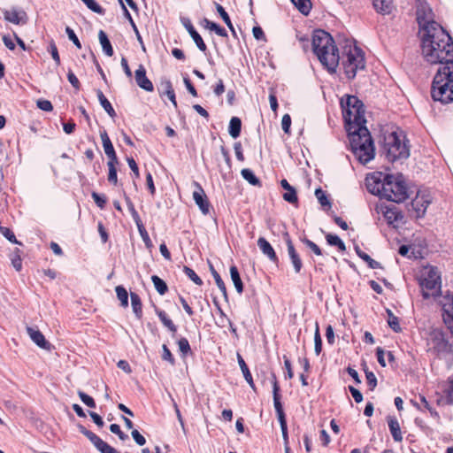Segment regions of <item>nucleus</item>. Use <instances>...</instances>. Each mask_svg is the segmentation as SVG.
Instances as JSON below:
<instances>
[{
	"label": "nucleus",
	"mask_w": 453,
	"mask_h": 453,
	"mask_svg": "<svg viewBox=\"0 0 453 453\" xmlns=\"http://www.w3.org/2000/svg\"><path fill=\"white\" fill-rule=\"evenodd\" d=\"M421 49L425 60L432 65L453 63V41L443 27L423 34Z\"/></svg>",
	"instance_id": "obj_1"
},
{
	"label": "nucleus",
	"mask_w": 453,
	"mask_h": 453,
	"mask_svg": "<svg viewBox=\"0 0 453 453\" xmlns=\"http://www.w3.org/2000/svg\"><path fill=\"white\" fill-rule=\"evenodd\" d=\"M312 50L328 72L334 73L339 65L340 56L331 35L324 30H315L312 36Z\"/></svg>",
	"instance_id": "obj_2"
},
{
	"label": "nucleus",
	"mask_w": 453,
	"mask_h": 453,
	"mask_svg": "<svg viewBox=\"0 0 453 453\" xmlns=\"http://www.w3.org/2000/svg\"><path fill=\"white\" fill-rule=\"evenodd\" d=\"M449 65L439 67L431 88L432 98L443 104L453 102V63Z\"/></svg>",
	"instance_id": "obj_3"
},
{
	"label": "nucleus",
	"mask_w": 453,
	"mask_h": 453,
	"mask_svg": "<svg viewBox=\"0 0 453 453\" xmlns=\"http://www.w3.org/2000/svg\"><path fill=\"white\" fill-rule=\"evenodd\" d=\"M342 66L349 80L356 77L358 70H363L365 67L364 52L352 41H346L343 47Z\"/></svg>",
	"instance_id": "obj_4"
},
{
	"label": "nucleus",
	"mask_w": 453,
	"mask_h": 453,
	"mask_svg": "<svg viewBox=\"0 0 453 453\" xmlns=\"http://www.w3.org/2000/svg\"><path fill=\"white\" fill-rule=\"evenodd\" d=\"M341 106L343 119L349 126V130H352L353 126L365 124L364 104L357 96L348 95L346 98H342Z\"/></svg>",
	"instance_id": "obj_5"
},
{
	"label": "nucleus",
	"mask_w": 453,
	"mask_h": 453,
	"mask_svg": "<svg viewBox=\"0 0 453 453\" xmlns=\"http://www.w3.org/2000/svg\"><path fill=\"white\" fill-rule=\"evenodd\" d=\"M419 285L425 299L441 296V274L435 266H426L421 272Z\"/></svg>",
	"instance_id": "obj_6"
},
{
	"label": "nucleus",
	"mask_w": 453,
	"mask_h": 453,
	"mask_svg": "<svg viewBox=\"0 0 453 453\" xmlns=\"http://www.w3.org/2000/svg\"><path fill=\"white\" fill-rule=\"evenodd\" d=\"M383 150L386 157L390 162L405 159L410 156L409 147L404 141V137L402 139L396 132H391L385 135Z\"/></svg>",
	"instance_id": "obj_7"
},
{
	"label": "nucleus",
	"mask_w": 453,
	"mask_h": 453,
	"mask_svg": "<svg viewBox=\"0 0 453 453\" xmlns=\"http://www.w3.org/2000/svg\"><path fill=\"white\" fill-rule=\"evenodd\" d=\"M408 197V188L403 176L386 174L384 199L399 203L405 201Z\"/></svg>",
	"instance_id": "obj_8"
},
{
	"label": "nucleus",
	"mask_w": 453,
	"mask_h": 453,
	"mask_svg": "<svg viewBox=\"0 0 453 453\" xmlns=\"http://www.w3.org/2000/svg\"><path fill=\"white\" fill-rule=\"evenodd\" d=\"M417 21L423 31V34L432 33L437 27H442L439 23L434 20V13L430 6L425 1H419L417 5Z\"/></svg>",
	"instance_id": "obj_9"
},
{
	"label": "nucleus",
	"mask_w": 453,
	"mask_h": 453,
	"mask_svg": "<svg viewBox=\"0 0 453 453\" xmlns=\"http://www.w3.org/2000/svg\"><path fill=\"white\" fill-rule=\"evenodd\" d=\"M428 345L438 354L449 353L451 346L449 343L445 333L441 329H434L429 334Z\"/></svg>",
	"instance_id": "obj_10"
},
{
	"label": "nucleus",
	"mask_w": 453,
	"mask_h": 453,
	"mask_svg": "<svg viewBox=\"0 0 453 453\" xmlns=\"http://www.w3.org/2000/svg\"><path fill=\"white\" fill-rule=\"evenodd\" d=\"M382 177L381 173H372L367 175L365 185L367 190L375 196L384 198L386 192V175Z\"/></svg>",
	"instance_id": "obj_11"
},
{
	"label": "nucleus",
	"mask_w": 453,
	"mask_h": 453,
	"mask_svg": "<svg viewBox=\"0 0 453 453\" xmlns=\"http://www.w3.org/2000/svg\"><path fill=\"white\" fill-rule=\"evenodd\" d=\"M432 203V198L429 194L418 192L415 198L411 201V211L414 212L416 219H421L425 216L427 207Z\"/></svg>",
	"instance_id": "obj_12"
},
{
	"label": "nucleus",
	"mask_w": 453,
	"mask_h": 453,
	"mask_svg": "<svg viewBox=\"0 0 453 453\" xmlns=\"http://www.w3.org/2000/svg\"><path fill=\"white\" fill-rule=\"evenodd\" d=\"M357 160L363 165L367 164L374 157V146L372 139L369 142L358 145L355 143V148L351 149Z\"/></svg>",
	"instance_id": "obj_13"
},
{
	"label": "nucleus",
	"mask_w": 453,
	"mask_h": 453,
	"mask_svg": "<svg viewBox=\"0 0 453 453\" xmlns=\"http://www.w3.org/2000/svg\"><path fill=\"white\" fill-rule=\"evenodd\" d=\"M80 431L91 441V443L101 453H119L116 449H114L112 446L109 445L107 442H105L104 440H102L98 435H96L95 433L88 430L83 426H80Z\"/></svg>",
	"instance_id": "obj_14"
},
{
	"label": "nucleus",
	"mask_w": 453,
	"mask_h": 453,
	"mask_svg": "<svg viewBox=\"0 0 453 453\" xmlns=\"http://www.w3.org/2000/svg\"><path fill=\"white\" fill-rule=\"evenodd\" d=\"M353 131L349 130V143L350 148H355V143L361 145L367 142L372 138L369 130L365 125L353 126Z\"/></svg>",
	"instance_id": "obj_15"
},
{
	"label": "nucleus",
	"mask_w": 453,
	"mask_h": 453,
	"mask_svg": "<svg viewBox=\"0 0 453 453\" xmlns=\"http://www.w3.org/2000/svg\"><path fill=\"white\" fill-rule=\"evenodd\" d=\"M283 239L287 244L288 257L294 267L295 273H299L303 268V262L294 246L289 234L287 231L283 232Z\"/></svg>",
	"instance_id": "obj_16"
},
{
	"label": "nucleus",
	"mask_w": 453,
	"mask_h": 453,
	"mask_svg": "<svg viewBox=\"0 0 453 453\" xmlns=\"http://www.w3.org/2000/svg\"><path fill=\"white\" fill-rule=\"evenodd\" d=\"M4 19L14 25H25L28 20L27 12L16 7L11 9H4L2 11Z\"/></svg>",
	"instance_id": "obj_17"
},
{
	"label": "nucleus",
	"mask_w": 453,
	"mask_h": 453,
	"mask_svg": "<svg viewBox=\"0 0 453 453\" xmlns=\"http://www.w3.org/2000/svg\"><path fill=\"white\" fill-rule=\"evenodd\" d=\"M194 185L196 187V190L193 192V199L195 200L202 213L207 215L210 213L211 207L208 198L204 193L203 188L198 182L194 181Z\"/></svg>",
	"instance_id": "obj_18"
},
{
	"label": "nucleus",
	"mask_w": 453,
	"mask_h": 453,
	"mask_svg": "<svg viewBox=\"0 0 453 453\" xmlns=\"http://www.w3.org/2000/svg\"><path fill=\"white\" fill-rule=\"evenodd\" d=\"M180 22L183 25V27L187 29V31L188 32L189 35L193 39L196 47L202 52H205L207 50V46L204 43L202 36L198 34V32L194 27L191 20L187 17H182V18H180Z\"/></svg>",
	"instance_id": "obj_19"
},
{
	"label": "nucleus",
	"mask_w": 453,
	"mask_h": 453,
	"mask_svg": "<svg viewBox=\"0 0 453 453\" xmlns=\"http://www.w3.org/2000/svg\"><path fill=\"white\" fill-rule=\"evenodd\" d=\"M136 84L147 92H153L154 86L150 80L146 76V69L143 65H140L134 72Z\"/></svg>",
	"instance_id": "obj_20"
},
{
	"label": "nucleus",
	"mask_w": 453,
	"mask_h": 453,
	"mask_svg": "<svg viewBox=\"0 0 453 453\" xmlns=\"http://www.w3.org/2000/svg\"><path fill=\"white\" fill-rule=\"evenodd\" d=\"M381 212L388 224L395 226V224L402 221L403 215L395 205L381 206Z\"/></svg>",
	"instance_id": "obj_21"
},
{
	"label": "nucleus",
	"mask_w": 453,
	"mask_h": 453,
	"mask_svg": "<svg viewBox=\"0 0 453 453\" xmlns=\"http://www.w3.org/2000/svg\"><path fill=\"white\" fill-rule=\"evenodd\" d=\"M27 333L30 339L41 349L45 350H50L52 345L48 342L42 333L37 328L27 326Z\"/></svg>",
	"instance_id": "obj_22"
},
{
	"label": "nucleus",
	"mask_w": 453,
	"mask_h": 453,
	"mask_svg": "<svg viewBox=\"0 0 453 453\" xmlns=\"http://www.w3.org/2000/svg\"><path fill=\"white\" fill-rule=\"evenodd\" d=\"M257 246L261 252L268 257L270 261L274 264L279 263V258L276 252L270 242L264 237H259L257 240Z\"/></svg>",
	"instance_id": "obj_23"
},
{
	"label": "nucleus",
	"mask_w": 453,
	"mask_h": 453,
	"mask_svg": "<svg viewBox=\"0 0 453 453\" xmlns=\"http://www.w3.org/2000/svg\"><path fill=\"white\" fill-rule=\"evenodd\" d=\"M100 137L102 140L104 153L109 158L108 162H117L118 157L107 132L105 130L100 132Z\"/></svg>",
	"instance_id": "obj_24"
},
{
	"label": "nucleus",
	"mask_w": 453,
	"mask_h": 453,
	"mask_svg": "<svg viewBox=\"0 0 453 453\" xmlns=\"http://www.w3.org/2000/svg\"><path fill=\"white\" fill-rule=\"evenodd\" d=\"M273 405H274L275 411L277 413L278 420H279V422L287 420L286 415H285V412L283 410V406L280 402V387L276 380L273 382Z\"/></svg>",
	"instance_id": "obj_25"
},
{
	"label": "nucleus",
	"mask_w": 453,
	"mask_h": 453,
	"mask_svg": "<svg viewBox=\"0 0 453 453\" xmlns=\"http://www.w3.org/2000/svg\"><path fill=\"white\" fill-rule=\"evenodd\" d=\"M442 311L443 322L453 335V296L443 304Z\"/></svg>",
	"instance_id": "obj_26"
},
{
	"label": "nucleus",
	"mask_w": 453,
	"mask_h": 453,
	"mask_svg": "<svg viewBox=\"0 0 453 453\" xmlns=\"http://www.w3.org/2000/svg\"><path fill=\"white\" fill-rule=\"evenodd\" d=\"M388 424L394 441L396 442H401L403 441V435L397 419L393 417H388Z\"/></svg>",
	"instance_id": "obj_27"
},
{
	"label": "nucleus",
	"mask_w": 453,
	"mask_h": 453,
	"mask_svg": "<svg viewBox=\"0 0 453 453\" xmlns=\"http://www.w3.org/2000/svg\"><path fill=\"white\" fill-rule=\"evenodd\" d=\"M96 96H97V98H98V101H99L101 106L109 114V116H111V118L115 117L116 111H115L114 108L112 107L111 104L109 102V100L104 95L103 91L100 89H97Z\"/></svg>",
	"instance_id": "obj_28"
},
{
	"label": "nucleus",
	"mask_w": 453,
	"mask_h": 453,
	"mask_svg": "<svg viewBox=\"0 0 453 453\" xmlns=\"http://www.w3.org/2000/svg\"><path fill=\"white\" fill-rule=\"evenodd\" d=\"M98 39L105 55H107L108 57H111L114 52L113 48L111 46L110 40L108 39L106 33L104 30L99 31Z\"/></svg>",
	"instance_id": "obj_29"
},
{
	"label": "nucleus",
	"mask_w": 453,
	"mask_h": 453,
	"mask_svg": "<svg viewBox=\"0 0 453 453\" xmlns=\"http://www.w3.org/2000/svg\"><path fill=\"white\" fill-rule=\"evenodd\" d=\"M242 130V121L238 117H232L229 122L228 132L231 137L236 139L240 136Z\"/></svg>",
	"instance_id": "obj_30"
},
{
	"label": "nucleus",
	"mask_w": 453,
	"mask_h": 453,
	"mask_svg": "<svg viewBox=\"0 0 453 453\" xmlns=\"http://www.w3.org/2000/svg\"><path fill=\"white\" fill-rule=\"evenodd\" d=\"M374 9L380 13H390L392 10V0H372Z\"/></svg>",
	"instance_id": "obj_31"
},
{
	"label": "nucleus",
	"mask_w": 453,
	"mask_h": 453,
	"mask_svg": "<svg viewBox=\"0 0 453 453\" xmlns=\"http://www.w3.org/2000/svg\"><path fill=\"white\" fill-rule=\"evenodd\" d=\"M162 324L173 334L177 332V326L174 325L173 320L167 316L166 312L162 310L156 311Z\"/></svg>",
	"instance_id": "obj_32"
},
{
	"label": "nucleus",
	"mask_w": 453,
	"mask_h": 453,
	"mask_svg": "<svg viewBox=\"0 0 453 453\" xmlns=\"http://www.w3.org/2000/svg\"><path fill=\"white\" fill-rule=\"evenodd\" d=\"M131 297V305L133 308V311L135 314L136 318L138 319H142V304L140 296L138 294L131 292L130 294Z\"/></svg>",
	"instance_id": "obj_33"
},
{
	"label": "nucleus",
	"mask_w": 453,
	"mask_h": 453,
	"mask_svg": "<svg viewBox=\"0 0 453 453\" xmlns=\"http://www.w3.org/2000/svg\"><path fill=\"white\" fill-rule=\"evenodd\" d=\"M230 275H231V279L233 280V283L235 287L236 291L239 294H242L243 292V284H242V279L240 277L238 269L235 265H232L230 267Z\"/></svg>",
	"instance_id": "obj_34"
},
{
	"label": "nucleus",
	"mask_w": 453,
	"mask_h": 453,
	"mask_svg": "<svg viewBox=\"0 0 453 453\" xmlns=\"http://www.w3.org/2000/svg\"><path fill=\"white\" fill-rule=\"evenodd\" d=\"M326 240L329 245L337 247L340 251L343 252L346 250L344 242L338 235L327 234Z\"/></svg>",
	"instance_id": "obj_35"
},
{
	"label": "nucleus",
	"mask_w": 453,
	"mask_h": 453,
	"mask_svg": "<svg viewBox=\"0 0 453 453\" xmlns=\"http://www.w3.org/2000/svg\"><path fill=\"white\" fill-rule=\"evenodd\" d=\"M241 174H242V178L245 180H247L250 184H251L253 186H259V187L261 186V181L250 169H249V168L242 169L241 172Z\"/></svg>",
	"instance_id": "obj_36"
},
{
	"label": "nucleus",
	"mask_w": 453,
	"mask_h": 453,
	"mask_svg": "<svg viewBox=\"0 0 453 453\" xmlns=\"http://www.w3.org/2000/svg\"><path fill=\"white\" fill-rule=\"evenodd\" d=\"M178 350L181 357H185L192 354L189 342L187 338L182 337L177 341Z\"/></svg>",
	"instance_id": "obj_37"
},
{
	"label": "nucleus",
	"mask_w": 453,
	"mask_h": 453,
	"mask_svg": "<svg viewBox=\"0 0 453 453\" xmlns=\"http://www.w3.org/2000/svg\"><path fill=\"white\" fill-rule=\"evenodd\" d=\"M151 280L159 295L163 296L168 291L166 283L157 275H152Z\"/></svg>",
	"instance_id": "obj_38"
},
{
	"label": "nucleus",
	"mask_w": 453,
	"mask_h": 453,
	"mask_svg": "<svg viewBox=\"0 0 453 453\" xmlns=\"http://www.w3.org/2000/svg\"><path fill=\"white\" fill-rule=\"evenodd\" d=\"M446 403L453 404V376L449 378L447 386L442 390Z\"/></svg>",
	"instance_id": "obj_39"
},
{
	"label": "nucleus",
	"mask_w": 453,
	"mask_h": 453,
	"mask_svg": "<svg viewBox=\"0 0 453 453\" xmlns=\"http://www.w3.org/2000/svg\"><path fill=\"white\" fill-rule=\"evenodd\" d=\"M294 5L300 11L301 13L308 15L311 9L310 0H291Z\"/></svg>",
	"instance_id": "obj_40"
},
{
	"label": "nucleus",
	"mask_w": 453,
	"mask_h": 453,
	"mask_svg": "<svg viewBox=\"0 0 453 453\" xmlns=\"http://www.w3.org/2000/svg\"><path fill=\"white\" fill-rule=\"evenodd\" d=\"M387 314H388V324L390 326V328L398 333L402 330L399 319L394 315L391 310L387 309Z\"/></svg>",
	"instance_id": "obj_41"
},
{
	"label": "nucleus",
	"mask_w": 453,
	"mask_h": 453,
	"mask_svg": "<svg viewBox=\"0 0 453 453\" xmlns=\"http://www.w3.org/2000/svg\"><path fill=\"white\" fill-rule=\"evenodd\" d=\"M216 10L217 12H219V14L220 15V17L222 18V19L224 20V22L226 23V25L228 27V28L231 30V32L233 33V35H235V30L234 28V26L231 22V19L229 18V15L227 14V12L225 11V9L223 8L222 5H220L219 4H216Z\"/></svg>",
	"instance_id": "obj_42"
},
{
	"label": "nucleus",
	"mask_w": 453,
	"mask_h": 453,
	"mask_svg": "<svg viewBox=\"0 0 453 453\" xmlns=\"http://www.w3.org/2000/svg\"><path fill=\"white\" fill-rule=\"evenodd\" d=\"M118 299L120 301V304L123 307L128 306V293L123 286H117L115 288Z\"/></svg>",
	"instance_id": "obj_43"
},
{
	"label": "nucleus",
	"mask_w": 453,
	"mask_h": 453,
	"mask_svg": "<svg viewBox=\"0 0 453 453\" xmlns=\"http://www.w3.org/2000/svg\"><path fill=\"white\" fill-rule=\"evenodd\" d=\"M117 164H118V161L107 163L108 169H109L108 180H109V182H111L114 185H116L118 182V175H117V169H116Z\"/></svg>",
	"instance_id": "obj_44"
},
{
	"label": "nucleus",
	"mask_w": 453,
	"mask_h": 453,
	"mask_svg": "<svg viewBox=\"0 0 453 453\" xmlns=\"http://www.w3.org/2000/svg\"><path fill=\"white\" fill-rule=\"evenodd\" d=\"M183 272L187 275V277L190 280H192L195 284H196L198 286H202L203 285L202 279L196 273V272L192 268H190L188 266H184L183 267Z\"/></svg>",
	"instance_id": "obj_45"
},
{
	"label": "nucleus",
	"mask_w": 453,
	"mask_h": 453,
	"mask_svg": "<svg viewBox=\"0 0 453 453\" xmlns=\"http://www.w3.org/2000/svg\"><path fill=\"white\" fill-rule=\"evenodd\" d=\"M20 254H21L20 250L16 248L14 250V251L12 252V257H11L12 264L13 267L18 272H19L21 270V268H22V260H21Z\"/></svg>",
	"instance_id": "obj_46"
},
{
	"label": "nucleus",
	"mask_w": 453,
	"mask_h": 453,
	"mask_svg": "<svg viewBox=\"0 0 453 453\" xmlns=\"http://www.w3.org/2000/svg\"><path fill=\"white\" fill-rule=\"evenodd\" d=\"M282 197L289 203H296L298 201L296 190L292 186L289 189H286V192L282 195Z\"/></svg>",
	"instance_id": "obj_47"
},
{
	"label": "nucleus",
	"mask_w": 453,
	"mask_h": 453,
	"mask_svg": "<svg viewBox=\"0 0 453 453\" xmlns=\"http://www.w3.org/2000/svg\"><path fill=\"white\" fill-rule=\"evenodd\" d=\"M0 233L12 243L21 245V242L17 240L14 233L10 228L0 226Z\"/></svg>",
	"instance_id": "obj_48"
},
{
	"label": "nucleus",
	"mask_w": 453,
	"mask_h": 453,
	"mask_svg": "<svg viewBox=\"0 0 453 453\" xmlns=\"http://www.w3.org/2000/svg\"><path fill=\"white\" fill-rule=\"evenodd\" d=\"M314 349L317 355H319L322 350V339L319 333V324L316 323V330L314 334Z\"/></svg>",
	"instance_id": "obj_49"
},
{
	"label": "nucleus",
	"mask_w": 453,
	"mask_h": 453,
	"mask_svg": "<svg viewBox=\"0 0 453 453\" xmlns=\"http://www.w3.org/2000/svg\"><path fill=\"white\" fill-rule=\"evenodd\" d=\"M126 202L127 204L128 211H130L131 216H132L134 221L135 222V224L138 225V224L142 223V221L137 211L135 210L134 203L131 202L130 198L126 197Z\"/></svg>",
	"instance_id": "obj_50"
},
{
	"label": "nucleus",
	"mask_w": 453,
	"mask_h": 453,
	"mask_svg": "<svg viewBox=\"0 0 453 453\" xmlns=\"http://www.w3.org/2000/svg\"><path fill=\"white\" fill-rule=\"evenodd\" d=\"M315 195H316V197L319 200V203L322 206H328V208L331 207V203H330L326 194L321 188L316 189Z\"/></svg>",
	"instance_id": "obj_51"
},
{
	"label": "nucleus",
	"mask_w": 453,
	"mask_h": 453,
	"mask_svg": "<svg viewBox=\"0 0 453 453\" xmlns=\"http://www.w3.org/2000/svg\"><path fill=\"white\" fill-rule=\"evenodd\" d=\"M78 395L85 405L89 408H96V402L90 395L81 390L78 391Z\"/></svg>",
	"instance_id": "obj_52"
},
{
	"label": "nucleus",
	"mask_w": 453,
	"mask_h": 453,
	"mask_svg": "<svg viewBox=\"0 0 453 453\" xmlns=\"http://www.w3.org/2000/svg\"><path fill=\"white\" fill-rule=\"evenodd\" d=\"M86 6L97 14H104V10L95 0H81Z\"/></svg>",
	"instance_id": "obj_53"
},
{
	"label": "nucleus",
	"mask_w": 453,
	"mask_h": 453,
	"mask_svg": "<svg viewBox=\"0 0 453 453\" xmlns=\"http://www.w3.org/2000/svg\"><path fill=\"white\" fill-rule=\"evenodd\" d=\"M48 51L50 53L52 58L56 62V65H60V57H59V54H58V50L57 45H56V43H55V42L53 40H51L50 42Z\"/></svg>",
	"instance_id": "obj_54"
},
{
	"label": "nucleus",
	"mask_w": 453,
	"mask_h": 453,
	"mask_svg": "<svg viewBox=\"0 0 453 453\" xmlns=\"http://www.w3.org/2000/svg\"><path fill=\"white\" fill-rule=\"evenodd\" d=\"M136 226L138 228L140 235L142 238L145 245L147 247H150L151 246V241H150V238L149 236V234H148L147 230L145 229V226H144L143 223L142 222V223L136 225Z\"/></svg>",
	"instance_id": "obj_55"
},
{
	"label": "nucleus",
	"mask_w": 453,
	"mask_h": 453,
	"mask_svg": "<svg viewBox=\"0 0 453 453\" xmlns=\"http://www.w3.org/2000/svg\"><path fill=\"white\" fill-rule=\"evenodd\" d=\"M212 275L215 280L216 285L218 286L219 290L222 292L224 296L226 297L227 296L226 288V285H225L223 280L221 279L220 275L215 270H212Z\"/></svg>",
	"instance_id": "obj_56"
},
{
	"label": "nucleus",
	"mask_w": 453,
	"mask_h": 453,
	"mask_svg": "<svg viewBox=\"0 0 453 453\" xmlns=\"http://www.w3.org/2000/svg\"><path fill=\"white\" fill-rule=\"evenodd\" d=\"M91 196L100 209H104L105 207L107 200L104 195L92 192Z\"/></svg>",
	"instance_id": "obj_57"
},
{
	"label": "nucleus",
	"mask_w": 453,
	"mask_h": 453,
	"mask_svg": "<svg viewBox=\"0 0 453 453\" xmlns=\"http://www.w3.org/2000/svg\"><path fill=\"white\" fill-rule=\"evenodd\" d=\"M302 242L309 249H311L315 255H317V256H321L322 255L321 249L315 242H313L312 241H311V240H309L307 238H303Z\"/></svg>",
	"instance_id": "obj_58"
},
{
	"label": "nucleus",
	"mask_w": 453,
	"mask_h": 453,
	"mask_svg": "<svg viewBox=\"0 0 453 453\" xmlns=\"http://www.w3.org/2000/svg\"><path fill=\"white\" fill-rule=\"evenodd\" d=\"M65 33H66L69 40L72 41L73 42V44L78 49H81V42H80L79 38L77 37L76 34L74 33V31L70 27H66Z\"/></svg>",
	"instance_id": "obj_59"
},
{
	"label": "nucleus",
	"mask_w": 453,
	"mask_h": 453,
	"mask_svg": "<svg viewBox=\"0 0 453 453\" xmlns=\"http://www.w3.org/2000/svg\"><path fill=\"white\" fill-rule=\"evenodd\" d=\"M280 429H281V433H282L284 448L290 447L289 446V440H288L287 420L280 421Z\"/></svg>",
	"instance_id": "obj_60"
},
{
	"label": "nucleus",
	"mask_w": 453,
	"mask_h": 453,
	"mask_svg": "<svg viewBox=\"0 0 453 453\" xmlns=\"http://www.w3.org/2000/svg\"><path fill=\"white\" fill-rule=\"evenodd\" d=\"M165 88H166L165 94H166L167 97L170 99V101L176 107L177 106V102H176V98H175V93H174V90L173 88L171 81H166Z\"/></svg>",
	"instance_id": "obj_61"
},
{
	"label": "nucleus",
	"mask_w": 453,
	"mask_h": 453,
	"mask_svg": "<svg viewBox=\"0 0 453 453\" xmlns=\"http://www.w3.org/2000/svg\"><path fill=\"white\" fill-rule=\"evenodd\" d=\"M110 431L115 434H117L121 441H126L128 439L127 434L123 433L120 429V426L118 424H111L110 426Z\"/></svg>",
	"instance_id": "obj_62"
},
{
	"label": "nucleus",
	"mask_w": 453,
	"mask_h": 453,
	"mask_svg": "<svg viewBox=\"0 0 453 453\" xmlns=\"http://www.w3.org/2000/svg\"><path fill=\"white\" fill-rule=\"evenodd\" d=\"M365 375H366L367 384L370 387V389L373 390L377 385L376 376L374 375V373L372 372H371L369 370H365Z\"/></svg>",
	"instance_id": "obj_63"
},
{
	"label": "nucleus",
	"mask_w": 453,
	"mask_h": 453,
	"mask_svg": "<svg viewBox=\"0 0 453 453\" xmlns=\"http://www.w3.org/2000/svg\"><path fill=\"white\" fill-rule=\"evenodd\" d=\"M36 105L44 111H51L53 110L52 104L49 100L40 99L37 101Z\"/></svg>",
	"instance_id": "obj_64"
}]
</instances>
